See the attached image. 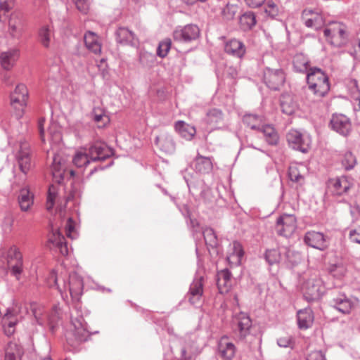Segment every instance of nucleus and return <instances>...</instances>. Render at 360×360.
I'll return each instance as SVG.
<instances>
[{"label":"nucleus","mask_w":360,"mask_h":360,"mask_svg":"<svg viewBox=\"0 0 360 360\" xmlns=\"http://www.w3.org/2000/svg\"><path fill=\"white\" fill-rule=\"evenodd\" d=\"M18 203L22 211L26 212L33 204V195L27 188H22L18 195Z\"/></svg>","instance_id":"4c0bfd02"},{"label":"nucleus","mask_w":360,"mask_h":360,"mask_svg":"<svg viewBox=\"0 0 360 360\" xmlns=\"http://www.w3.org/2000/svg\"><path fill=\"white\" fill-rule=\"evenodd\" d=\"M60 312L59 309L54 306L48 316V326L49 331L54 334L59 326Z\"/></svg>","instance_id":"ea45409f"},{"label":"nucleus","mask_w":360,"mask_h":360,"mask_svg":"<svg viewBox=\"0 0 360 360\" xmlns=\"http://www.w3.org/2000/svg\"><path fill=\"white\" fill-rule=\"evenodd\" d=\"M75 6L81 13H86L89 11V4L87 0H73Z\"/></svg>","instance_id":"69168bd1"},{"label":"nucleus","mask_w":360,"mask_h":360,"mask_svg":"<svg viewBox=\"0 0 360 360\" xmlns=\"http://www.w3.org/2000/svg\"><path fill=\"white\" fill-rule=\"evenodd\" d=\"M328 127L344 137L349 136L352 131L350 118L342 113H333L330 120Z\"/></svg>","instance_id":"39448f33"},{"label":"nucleus","mask_w":360,"mask_h":360,"mask_svg":"<svg viewBox=\"0 0 360 360\" xmlns=\"http://www.w3.org/2000/svg\"><path fill=\"white\" fill-rule=\"evenodd\" d=\"M58 187L53 184H51L49 187L48 195H47V210H51L53 208L55 204V199L58 194Z\"/></svg>","instance_id":"4d7b16f0"},{"label":"nucleus","mask_w":360,"mask_h":360,"mask_svg":"<svg viewBox=\"0 0 360 360\" xmlns=\"http://www.w3.org/2000/svg\"><path fill=\"white\" fill-rule=\"evenodd\" d=\"M37 37L39 43L45 49H49L51 38V31L48 25H44L39 29Z\"/></svg>","instance_id":"79ce46f5"},{"label":"nucleus","mask_w":360,"mask_h":360,"mask_svg":"<svg viewBox=\"0 0 360 360\" xmlns=\"http://www.w3.org/2000/svg\"><path fill=\"white\" fill-rule=\"evenodd\" d=\"M15 158L20 170L27 174L32 166L29 151L21 148L17 153Z\"/></svg>","instance_id":"bb28decb"},{"label":"nucleus","mask_w":360,"mask_h":360,"mask_svg":"<svg viewBox=\"0 0 360 360\" xmlns=\"http://www.w3.org/2000/svg\"><path fill=\"white\" fill-rule=\"evenodd\" d=\"M238 328L241 338H245L250 334V330L252 327V320L244 313H240L238 316Z\"/></svg>","instance_id":"e433bc0d"},{"label":"nucleus","mask_w":360,"mask_h":360,"mask_svg":"<svg viewBox=\"0 0 360 360\" xmlns=\"http://www.w3.org/2000/svg\"><path fill=\"white\" fill-rule=\"evenodd\" d=\"M264 258L269 265L279 263L281 259V253L278 249H267L264 254Z\"/></svg>","instance_id":"49530a36"},{"label":"nucleus","mask_w":360,"mask_h":360,"mask_svg":"<svg viewBox=\"0 0 360 360\" xmlns=\"http://www.w3.org/2000/svg\"><path fill=\"white\" fill-rule=\"evenodd\" d=\"M259 131L264 134L265 141L269 145L276 146L278 143V134L272 125L262 124Z\"/></svg>","instance_id":"c85d7f7f"},{"label":"nucleus","mask_w":360,"mask_h":360,"mask_svg":"<svg viewBox=\"0 0 360 360\" xmlns=\"http://www.w3.org/2000/svg\"><path fill=\"white\" fill-rule=\"evenodd\" d=\"M356 164V158L351 151H347L342 160V165L345 170L352 169Z\"/></svg>","instance_id":"603ef678"},{"label":"nucleus","mask_w":360,"mask_h":360,"mask_svg":"<svg viewBox=\"0 0 360 360\" xmlns=\"http://www.w3.org/2000/svg\"><path fill=\"white\" fill-rule=\"evenodd\" d=\"M75 332L74 335L75 339L79 342H83L88 340V338L94 333H97L98 331L94 333L90 332L87 328V323L84 322V319L81 317L75 321Z\"/></svg>","instance_id":"412c9836"},{"label":"nucleus","mask_w":360,"mask_h":360,"mask_svg":"<svg viewBox=\"0 0 360 360\" xmlns=\"http://www.w3.org/2000/svg\"><path fill=\"white\" fill-rule=\"evenodd\" d=\"M24 349L15 342H9L5 348L4 360H21Z\"/></svg>","instance_id":"cd10ccee"},{"label":"nucleus","mask_w":360,"mask_h":360,"mask_svg":"<svg viewBox=\"0 0 360 360\" xmlns=\"http://www.w3.org/2000/svg\"><path fill=\"white\" fill-rule=\"evenodd\" d=\"M238 11V6L235 4H227L221 11V15L224 20L230 21L234 19Z\"/></svg>","instance_id":"8fccbe9b"},{"label":"nucleus","mask_w":360,"mask_h":360,"mask_svg":"<svg viewBox=\"0 0 360 360\" xmlns=\"http://www.w3.org/2000/svg\"><path fill=\"white\" fill-rule=\"evenodd\" d=\"M117 43L122 45H132L134 33L126 27H120L115 32Z\"/></svg>","instance_id":"c756f323"},{"label":"nucleus","mask_w":360,"mask_h":360,"mask_svg":"<svg viewBox=\"0 0 360 360\" xmlns=\"http://www.w3.org/2000/svg\"><path fill=\"white\" fill-rule=\"evenodd\" d=\"M262 81L273 91H279L285 82V73L282 68L266 67L263 70Z\"/></svg>","instance_id":"20e7f679"},{"label":"nucleus","mask_w":360,"mask_h":360,"mask_svg":"<svg viewBox=\"0 0 360 360\" xmlns=\"http://www.w3.org/2000/svg\"><path fill=\"white\" fill-rule=\"evenodd\" d=\"M51 171L55 182L62 184L66 174V160L61 155H54Z\"/></svg>","instance_id":"f8f14e48"},{"label":"nucleus","mask_w":360,"mask_h":360,"mask_svg":"<svg viewBox=\"0 0 360 360\" xmlns=\"http://www.w3.org/2000/svg\"><path fill=\"white\" fill-rule=\"evenodd\" d=\"M302 290L304 299L312 302L318 301L325 293L326 288L322 280L318 276H311L302 284Z\"/></svg>","instance_id":"f03ea898"},{"label":"nucleus","mask_w":360,"mask_h":360,"mask_svg":"<svg viewBox=\"0 0 360 360\" xmlns=\"http://www.w3.org/2000/svg\"><path fill=\"white\" fill-rule=\"evenodd\" d=\"M306 360H326L321 351H313L307 357Z\"/></svg>","instance_id":"774afa93"},{"label":"nucleus","mask_w":360,"mask_h":360,"mask_svg":"<svg viewBox=\"0 0 360 360\" xmlns=\"http://www.w3.org/2000/svg\"><path fill=\"white\" fill-rule=\"evenodd\" d=\"M309 62L302 55H297L293 60V69L297 72L307 73L309 72Z\"/></svg>","instance_id":"c03bdc74"},{"label":"nucleus","mask_w":360,"mask_h":360,"mask_svg":"<svg viewBox=\"0 0 360 360\" xmlns=\"http://www.w3.org/2000/svg\"><path fill=\"white\" fill-rule=\"evenodd\" d=\"M231 278V272L228 269H224L217 274V284L220 289L221 286H226V283L230 281Z\"/></svg>","instance_id":"5fc2aeb1"},{"label":"nucleus","mask_w":360,"mask_h":360,"mask_svg":"<svg viewBox=\"0 0 360 360\" xmlns=\"http://www.w3.org/2000/svg\"><path fill=\"white\" fill-rule=\"evenodd\" d=\"M302 20L306 27L309 28H315L318 30L325 24V20L323 16L311 9H304L302 13Z\"/></svg>","instance_id":"ddd939ff"},{"label":"nucleus","mask_w":360,"mask_h":360,"mask_svg":"<svg viewBox=\"0 0 360 360\" xmlns=\"http://www.w3.org/2000/svg\"><path fill=\"white\" fill-rule=\"evenodd\" d=\"M308 88L319 98L325 97L330 91V85L328 75L321 68H309L306 77Z\"/></svg>","instance_id":"f257e3e1"},{"label":"nucleus","mask_w":360,"mask_h":360,"mask_svg":"<svg viewBox=\"0 0 360 360\" xmlns=\"http://www.w3.org/2000/svg\"><path fill=\"white\" fill-rule=\"evenodd\" d=\"M22 260L16 261L15 262L8 264V266L11 269V274L17 278V280L20 279V276L22 272Z\"/></svg>","instance_id":"13d9d810"},{"label":"nucleus","mask_w":360,"mask_h":360,"mask_svg":"<svg viewBox=\"0 0 360 360\" xmlns=\"http://www.w3.org/2000/svg\"><path fill=\"white\" fill-rule=\"evenodd\" d=\"M83 279L76 273L70 274L68 283L64 281V288L69 290L72 298H78L82 294Z\"/></svg>","instance_id":"2eb2a0df"},{"label":"nucleus","mask_w":360,"mask_h":360,"mask_svg":"<svg viewBox=\"0 0 360 360\" xmlns=\"http://www.w3.org/2000/svg\"><path fill=\"white\" fill-rule=\"evenodd\" d=\"M244 255V250L241 244L238 241L233 243V251L226 259L230 265H240L241 259Z\"/></svg>","instance_id":"f704fd0d"},{"label":"nucleus","mask_w":360,"mask_h":360,"mask_svg":"<svg viewBox=\"0 0 360 360\" xmlns=\"http://www.w3.org/2000/svg\"><path fill=\"white\" fill-rule=\"evenodd\" d=\"M22 260V255L19 250L15 247L11 248L8 252L7 262L8 264L15 262L16 261Z\"/></svg>","instance_id":"bf43d9fd"},{"label":"nucleus","mask_w":360,"mask_h":360,"mask_svg":"<svg viewBox=\"0 0 360 360\" xmlns=\"http://www.w3.org/2000/svg\"><path fill=\"white\" fill-rule=\"evenodd\" d=\"M155 56L148 51H141L139 53V63L143 67H151L155 62Z\"/></svg>","instance_id":"3c124183"},{"label":"nucleus","mask_w":360,"mask_h":360,"mask_svg":"<svg viewBox=\"0 0 360 360\" xmlns=\"http://www.w3.org/2000/svg\"><path fill=\"white\" fill-rule=\"evenodd\" d=\"M329 304L338 311L347 314L351 311L353 302L344 292L335 290L330 293Z\"/></svg>","instance_id":"6e6552de"},{"label":"nucleus","mask_w":360,"mask_h":360,"mask_svg":"<svg viewBox=\"0 0 360 360\" xmlns=\"http://www.w3.org/2000/svg\"><path fill=\"white\" fill-rule=\"evenodd\" d=\"M328 271L330 275L337 278H341L345 271L343 266L336 264H331L328 267Z\"/></svg>","instance_id":"680f3d73"},{"label":"nucleus","mask_w":360,"mask_h":360,"mask_svg":"<svg viewBox=\"0 0 360 360\" xmlns=\"http://www.w3.org/2000/svg\"><path fill=\"white\" fill-rule=\"evenodd\" d=\"M349 238L352 242L360 244V226L350 230Z\"/></svg>","instance_id":"0e129e2a"},{"label":"nucleus","mask_w":360,"mask_h":360,"mask_svg":"<svg viewBox=\"0 0 360 360\" xmlns=\"http://www.w3.org/2000/svg\"><path fill=\"white\" fill-rule=\"evenodd\" d=\"M192 167L197 173L201 174H209L213 169L212 159L198 153L192 162Z\"/></svg>","instance_id":"dca6fc26"},{"label":"nucleus","mask_w":360,"mask_h":360,"mask_svg":"<svg viewBox=\"0 0 360 360\" xmlns=\"http://www.w3.org/2000/svg\"><path fill=\"white\" fill-rule=\"evenodd\" d=\"M203 294V278H195L191 283L188 291V301L192 305H199Z\"/></svg>","instance_id":"4468645a"},{"label":"nucleus","mask_w":360,"mask_h":360,"mask_svg":"<svg viewBox=\"0 0 360 360\" xmlns=\"http://www.w3.org/2000/svg\"><path fill=\"white\" fill-rule=\"evenodd\" d=\"M224 51L228 54L241 58L245 53V46L241 41L233 39L226 43Z\"/></svg>","instance_id":"a878e982"},{"label":"nucleus","mask_w":360,"mask_h":360,"mask_svg":"<svg viewBox=\"0 0 360 360\" xmlns=\"http://www.w3.org/2000/svg\"><path fill=\"white\" fill-rule=\"evenodd\" d=\"M14 6V0H0V21H4L7 18L6 14Z\"/></svg>","instance_id":"864d4df0"},{"label":"nucleus","mask_w":360,"mask_h":360,"mask_svg":"<svg viewBox=\"0 0 360 360\" xmlns=\"http://www.w3.org/2000/svg\"><path fill=\"white\" fill-rule=\"evenodd\" d=\"M49 243L58 248L61 255H67L68 254V245L64 236L60 232L53 233L49 238Z\"/></svg>","instance_id":"7c9ffc66"},{"label":"nucleus","mask_w":360,"mask_h":360,"mask_svg":"<svg viewBox=\"0 0 360 360\" xmlns=\"http://www.w3.org/2000/svg\"><path fill=\"white\" fill-rule=\"evenodd\" d=\"M239 24L244 31L252 30L257 24L255 14L252 11L245 12L239 18Z\"/></svg>","instance_id":"72a5a7b5"},{"label":"nucleus","mask_w":360,"mask_h":360,"mask_svg":"<svg viewBox=\"0 0 360 360\" xmlns=\"http://www.w3.org/2000/svg\"><path fill=\"white\" fill-rule=\"evenodd\" d=\"M84 43L89 50L94 53L101 52V46L98 42L97 39L94 33L89 32L84 36Z\"/></svg>","instance_id":"37998d69"},{"label":"nucleus","mask_w":360,"mask_h":360,"mask_svg":"<svg viewBox=\"0 0 360 360\" xmlns=\"http://www.w3.org/2000/svg\"><path fill=\"white\" fill-rule=\"evenodd\" d=\"M280 107L283 113L291 115L298 108V104L291 94L285 93L280 96Z\"/></svg>","instance_id":"4be33fe9"},{"label":"nucleus","mask_w":360,"mask_h":360,"mask_svg":"<svg viewBox=\"0 0 360 360\" xmlns=\"http://www.w3.org/2000/svg\"><path fill=\"white\" fill-rule=\"evenodd\" d=\"M288 176L291 181L299 183L302 185L304 181V177L300 174L297 168H290L288 171Z\"/></svg>","instance_id":"052dcab7"},{"label":"nucleus","mask_w":360,"mask_h":360,"mask_svg":"<svg viewBox=\"0 0 360 360\" xmlns=\"http://www.w3.org/2000/svg\"><path fill=\"white\" fill-rule=\"evenodd\" d=\"M329 240V238L323 233L315 231H307L304 237L305 244L322 251L328 248Z\"/></svg>","instance_id":"9d476101"},{"label":"nucleus","mask_w":360,"mask_h":360,"mask_svg":"<svg viewBox=\"0 0 360 360\" xmlns=\"http://www.w3.org/2000/svg\"><path fill=\"white\" fill-rule=\"evenodd\" d=\"M11 103L14 108H17L15 104H19L22 108L26 105L27 100L28 99V90L27 86L23 84H19L16 86L14 91L11 94Z\"/></svg>","instance_id":"a211bd4d"},{"label":"nucleus","mask_w":360,"mask_h":360,"mask_svg":"<svg viewBox=\"0 0 360 360\" xmlns=\"http://www.w3.org/2000/svg\"><path fill=\"white\" fill-rule=\"evenodd\" d=\"M200 29L194 24H188L183 27H177L173 32V39L176 41L189 43L200 37Z\"/></svg>","instance_id":"0eeeda50"},{"label":"nucleus","mask_w":360,"mask_h":360,"mask_svg":"<svg viewBox=\"0 0 360 360\" xmlns=\"http://www.w3.org/2000/svg\"><path fill=\"white\" fill-rule=\"evenodd\" d=\"M224 120V114L220 109L212 108L207 112L204 118L206 124L212 125V127H216L217 124H221Z\"/></svg>","instance_id":"473e14b6"},{"label":"nucleus","mask_w":360,"mask_h":360,"mask_svg":"<svg viewBox=\"0 0 360 360\" xmlns=\"http://www.w3.org/2000/svg\"><path fill=\"white\" fill-rule=\"evenodd\" d=\"M264 13L270 18L277 20L279 16L283 15V10L272 0H269L264 7Z\"/></svg>","instance_id":"a19ab883"},{"label":"nucleus","mask_w":360,"mask_h":360,"mask_svg":"<svg viewBox=\"0 0 360 360\" xmlns=\"http://www.w3.org/2000/svg\"><path fill=\"white\" fill-rule=\"evenodd\" d=\"M297 228V219L295 215L283 214L276 219V231L278 236L289 237Z\"/></svg>","instance_id":"423d86ee"},{"label":"nucleus","mask_w":360,"mask_h":360,"mask_svg":"<svg viewBox=\"0 0 360 360\" xmlns=\"http://www.w3.org/2000/svg\"><path fill=\"white\" fill-rule=\"evenodd\" d=\"M72 162L77 167H86L91 161L88 153H77L73 159Z\"/></svg>","instance_id":"de8ad7c7"},{"label":"nucleus","mask_w":360,"mask_h":360,"mask_svg":"<svg viewBox=\"0 0 360 360\" xmlns=\"http://www.w3.org/2000/svg\"><path fill=\"white\" fill-rule=\"evenodd\" d=\"M155 143L166 154H172L176 150L175 141L172 136L168 133H162L156 136Z\"/></svg>","instance_id":"f3484780"},{"label":"nucleus","mask_w":360,"mask_h":360,"mask_svg":"<svg viewBox=\"0 0 360 360\" xmlns=\"http://www.w3.org/2000/svg\"><path fill=\"white\" fill-rule=\"evenodd\" d=\"M17 324L16 320L14 319H11L9 320H6V323L5 328V333L7 335H11L14 333V327Z\"/></svg>","instance_id":"338daca9"},{"label":"nucleus","mask_w":360,"mask_h":360,"mask_svg":"<svg viewBox=\"0 0 360 360\" xmlns=\"http://www.w3.org/2000/svg\"><path fill=\"white\" fill-rule=\"evenodd\" d=\"M174 129L179 135L186 141H191L196 134V129L183 120L174 123Z\"/></svg>","instance_id":"5701e85b"},{"label":"nucleus","mask_w":360,"mask_h":360,"mask_svg":"<svg viewBox=\"0 0 360 360\" xmlns=\"http://www.w3.org/2000/svg\"><path fill=\"white\" fill-rule=\"evenodd\" d=\"M172 40L169 38H165L158 44L156 54L161 58H165L171 49Z\"/></svg>","instance_id":"09e8293b"},{"label":"nucleus","mask_w":360,"mask_h":360,"mask_svg":"<svg viewBox=\"0 0 360 360\" xmlns=\"http://www.w3.org/2000/svg\"><path fill=\"white\" fill-rule=\"evenodd\" d=\"M260 121V117L255 114H245L243 117V124L252 130L259 131L261 127Z\"/></svg>","instance_id":"a18cd8bd"},{"label":"nucleus","mask_w":360,"mask_h":360,"mask_svg":"<svg viewBox=\"0 0 360 360\" xmlns=\"http://www.w3.org/2000/svg\"><path fill=\"white\" fill-rule=\"evenodd\" d=\"M202 234L210 254L219 255V250L218 248L219 243L214 229L210 227H207L202 231Z\"/></svg>","instance_id":"6ab92c4d"},{"label":"nucleus","mask_w":360,"mask_h":360,"mask_svg":"<svg viewBox=\"0 0 360 360\" xmlns=\"http://www.w3.org/2000/svg\"><path fill=\"white\" fill-rule=\"evenodd\" d=\"M24 27L23 14L20 11L13 12L8 20V30L11 36L15 39H20L24 32Z\"/></svg>","instance_id":"9b49d317"},{"label":"nucleus","mask_w":360,"mask_h":360,"mask_svg":"<svg viewBox=\"0 0 360 360\" xmlns=\"http://www.w3.org/2000/svg\"><path fill=\"white\" fill-rule=\"evenodd\" d=\"M218 352L225 360H231L236 353V347L232 342H224L222 338L218 345Z\"/></svg>","instance_id":"2f4dec72"},{"label":"nucleus","mask_w":360,"mask_h":360,"mask_svg":"<svg viewBox=\"0 0 360 360\" xmlns=\"http://www.w3.org/2000/svg\"><path fill=\"white\" fill-rule=\"evenodd\" d=\"M286 140L290 148L302 153H307L311 148V136L296 129H291L287 133Z\"/></svg>","instance_id":"7ed1b4c3"},{"label":"nucleus","mask_w":360,"mask_h":360,"mask_svg":"<svg viewBox=\"0 0 360 360\" xmlns=\"http://www.w3.org/2000/svg\"><path fill=\"white\" fill-rule=\"evenodd\" d=\"M20 56L18 49H11L2 52L0 55V63L1 67L6 70H11Z\"/></svg>","instance_id":"aec40b11"},{"label":"nucleus","mask_w":360,"mask_h":360,"mask_svg":"<svg viewBox=\"0 0 360 360\" xmlns=\"http://www.w3.org/2000/svg\"><path fill=\"white\" fill-rule=\"evenodd\" d=\"M87 153L92 162L104 161L114 155L113 149L103 142L94 143L89 148Z\"/></svg>","instance_id":"1a4fd4ad"},{"label":"nucleus","mask_w":360,"mask_h":360,"mask_svg":"<svg viewBox=\"0 0 360 360\" xmlns=\"http://www.w3.org/2000/svg\"><path fill=\"white\" fill-rule=\"evenodd\" d=\"M93 120L97 124L98 128L104 127L110 122L108 116L105 113H97L96 110L93 112Z\"/></svg>","instance_id":"6e6d98bb"},{"label":"nucleus","mask_w":360,"mask_h":360,"mask_svg":"<svg viewBox=\"0 0 360 360\" xmlns=\"http://www.w3.org/2000/svg\"><path fill=\"white\" fill-rule=\"evenodd\" d=\"M187 186L190 193L193 196H198L199 192H203V188L206 186L205 181L202 179L193 178L191 180L186 179Z\"/></svg>","instance_id":"58836bf2"},{"label":"nucleus","mask_w":360,"mask_h":360,"mask_svg":"<svg viewBox=\"0 0 360 360\" xmlns=\"http://www.w3.org/2000/svg\"><path fill=\"white\" fill-rule=\"evenodd\" d=\"M285 263L288 268L292 269L298 265L302 261V255L300 252L293 249L285 248Z\"/></svg>","instance_id":"c9c22d12"},{"label":"nucleus","mask_w":360,"mask_h":360,"mask_svg":"<svg viewBox=\"0 0 360 360\" xmlns=\"http://www.w3.org/2000/svg\"><path fill=\"white\" fill-rule=\"evenodd\" d=\"M298 328L306 330L310 328L314 322V314L310 308L300 309L297 313Z\"/></svg>","instance_id":"393cba45"},{"label":"nucleus","mask_w":360,"mask_h":360,"mask_svg":"<svg viewBox=\"0 0 360 360\" xmlns=\"http://www.w3.org/2000/svg\"><path fill=\"white\" fill-rule=\"evenodd\" d=\"M48 282L51 288L56 287L59 292H62V290L58 283L57 274L54 270H52L50 272L49 276L48 278Z\"/></svg>","instance_id":"e2e57ef3"},{"label":"nucleus","mask_w":360,"mask_h":360,"mask_svg":"<svg viewBox=\"0 0 360 360\" xmlns=\"http://www.w3.org/2000/svg\"><path fill=\"white\" fill-rule=\"evenodd\" d=\"M350 180L351 179L346 176L336 178L333 184V195L341 196L347 194L352 186V183H351Z\"/></svg>","instance_id":"b1692460"}]
</instances>
